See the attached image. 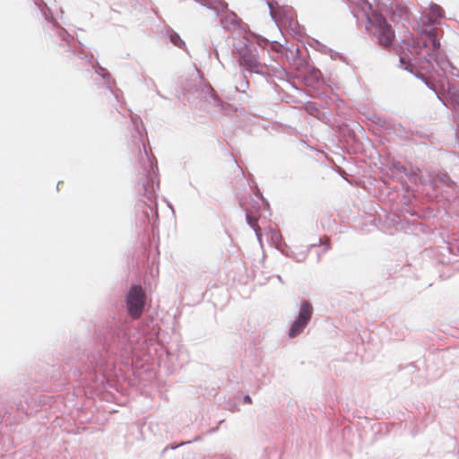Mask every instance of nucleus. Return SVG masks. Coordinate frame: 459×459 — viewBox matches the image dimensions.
I'll return each instance as SVG.
<instances>
[{"label":"nucleus","instance_id":"1","mask_svg":"<svg viewBox=\"0 0 459 459\" xmlns=\"http://www.w3.org/2000/svg\"><path fill=\"white\" fill-rule=\"evenodd\" d=\"M411 48L417 55L421 54L423 49H427L428 56L430 59H437L440 48L437 29L422 30L421 37L412 41Z\"/></svg>","mask_w":459,"mask_h":459},{"label":"nucleus","instance_id":"2","mask_svg":"<svg viewBox=\"0 0 459 459\" xmlns=\"http://www.w3.org/2000/svg\"><path fill=\"white\" fill-rule=\"evenodd\" d=\"M368 22L375 28V33L381 46L388 47L393 43L394 31L381 13H372L368 17Z\"/></svg>","mask_w":459,"mask_h":459},{"label":"nucleus","instance_id":"3","mask_svg":"<svg viewBox=\"0 0 459 459\" xmlns=\"http://www.w3.org/2000/svg\"><path fill=\"white\" fill-rule=\"evenodd\" d=\"M145 304V294L142 287L133 286L126 297V307L133 318H138L143 313Z\"/></svg>","mask_w":459,"mask_h":459},{"label":"nucleus","instance_id":"4","mask_svg":"<svg viewBox=\"0 0 459 459\" xmlns=\"http://www.w3.org/2000/svg\"><path fill=\"white\" fill-rule=\"evenodd\" d=\"M313 314V307L311 304L307 301H303L300 306L299 316L292 323L289 331V336L290 338H294L300 334L309 320L311 319Z\"/></svg>","mask_w":459,"mask_h":459},{"label":"nucleus","instance_id":"5","mask_svg":"<svg viewBox=\"0 0 459 459\" xmlns=\"http://www.w3.org/2000/svg\"><path fill=\"white\" fill-rule=\"evenodd\" d=\"M444 16V10L437 4H433L429 6L428 13L422 17V23L429 25L435 23L439 18Z\"/></svg>","mask_w":459,"mask_h":459},{"label":"nucleus","instance_id":"6","mask_svg":"<svg viewBox=\"0 0 459 459\" xmlns=\"http://www.w3.org/2000/svg\"><path fill=\"white\" fill-rule=\"evenodd\" d=\"M239 65L245 66L250 71H257L259 63L256 57L249 53L242 54L239 59Z\"/></svg>","mask_w":459,"mask_h":459},{"label":"nucleus","instance_id":"7","mask_svg":"<svg viewBox=\"0 0 459 459\" xmlns=\"http://www.w3.org/2000/svg\"><path fill=\"white\" fill-rule=\"evenodd\" d=\"M247 221L248 224L255 230L257 236H259L260 227L257 224L259 219V212L255 208H246Z\"/></svg>","mask_w":459,"mask_h":459},{"label":"nucleus","instance_id":"8","mask_svg":"<svg viewBox=\"0 0 459 459\" xmlns=\"http://www.w3.org/2000/svg\"><path fill=\"white\" fill-rule=\"evenodd\" d=\"M450 95V100L454 105H459V94L456 92H448Z\"/></svg>","mask_w":459,"mask_h":459},{"label":"nucleus","instance_id":"9","mask_svg":"<svg viewBox=\"0 0 459 459\" xmlns=\"http://www.w3.org/2000/svg\"><path fill=\"white\" fill-rule=\"evenodd\" d=\"M185 42L176 34L174 33V46L183 48Z\"/></svg>","mask_w":459,"mask_h":459},{"label":"nucleus","instance_id":"10","mask_svg":"<svg viewBox=\"0 0 459 459\" xmlns=\"http://www.w3.org/2000/svg\"><path fill=\"white\" fill-rule=\"evenodd\" d=\"M244 403H248V404L252 403V399L250 398L249 395H246L244 397Z\"/></svg>","mask_w":459,"mask_h":459},{"label":"nucleus","instance_id":"11","mask_svg":"<svg viewBox=\"0 0 459 459\" xmlns=\"http://www.w3.org/2000/svg\"><path fill=\"white\" fill-rule=\"evenodd\" d=\"M400 61H401V63H403H403L405 62V61H404V57H401V58H400Z\"/></svg>","mask_w":459,"mask_h":459}]
</instances>
